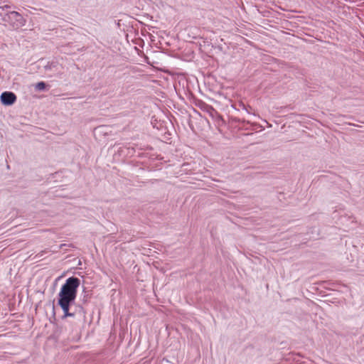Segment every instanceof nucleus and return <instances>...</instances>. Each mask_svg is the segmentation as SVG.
Masks as SVG:
<instances>
[{"instance_id":"1","label":"nucleus","mask_w":364,"mask_h":364,"mask_svg":"<svg viewBox=\"0 0 364 364\" xmlns=\"http://www.w3.org/2000/svg\"><path fill=\"white\" fill-rule=\"evenodd\" d=\"M80 279L77 277H69L62 286L59 292L58 304L63 311V317H70L73 314L69 312L70 304L77 296V288L80 286Z\"/></svg>"},{"instance_id":"4","label":"nucleus","mask_w":364,"mask_h":364,"mask_svg":"<svg viewBox=\"0 0 364 364\" xmlns=\"http://www.w3.org/2000/svg\"><path fill=\"white\" fill-rule=\"evenodd\" d=\"M46 87V84L43 82H39L36 85V89L38 90H43Z\"/></svg>"},{"instance_id":"3","label":"nucleus","mask_w":364,"mask_h":364,"mask_svg":"<svg viewBox=\"0 0 364 364\" xmlns=\"http://www.w3.org/2000/svg\"><path fill=\"white\" fill-rule=\"evenodd\" d=\"M9 17L10 18H15L16 21H21L22 20V16L21 14H19L18 12H12L11 14H9Z\"/></svg>"},{"instance_id":"2","label":"nucleus","mask_w":364,"mask_h":364,"mask_svg":"<svg viewBox=\"0 0 364 364\" xmlns=\"http://www.w3.org/2000/svg\"><path fill=\"white\" fill-rule=\"evenodd\" d=\"M1 102L4 105H11L16 101V96L11 92H4L1 95Z\"/></svg>"}]
</instances>
